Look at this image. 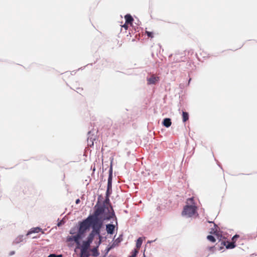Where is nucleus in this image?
Returning <instances> with one entry per match:
<instances>
[{
	"mask_svg": "<svg viewBox=\"0 0 257 257\" xmlns=\"http://www.w3.org/2000/svg\"><path fill=\"white\" fill-rule=\"evenodd\" d=\"M214 226L216 227L217 226V225L216 224L214 223Z\"/></svg>",
	"mask_w": 257,
	"mask_h": 257,
	"instance_id": "46",
	"label": "nucleus"
},
{
	"mask_svg": "<svg viewBox=\"0 0 257 257\" xmlns=\"http://www.w3.org/2000/svg\"><path fill=\"white\" fill-rule=\"evenodd\" d=\"M218 166H219V167H220L222 170H223V169H222V166H221V165H220V164H218Z\"/></svg>",
	"mask_w": 257,
	"mask_h": 257,
	"instance_id": "42",
	"label": "nucleus"
},
{
	"mask_svg": "<svg viewBox=\"0 0 257 257\" xmlns=\"http://www.w3.org/2000/svg\"><path fill=\"white\" fill-rule=\"evenodd\" d=\"M182 121L184 123L186 122L189 118V114L186 111L182 110Z\"/></svg>",
	"mask_w": 257,
	"mask_h": 257,
	"instance_id": "19",
	"label": "nucleus"
},
{
	"mask_svg": "<svg viewBox=\"0 0 257 257\" xmlns=\"http://www.w3.org/2000/svg\"><path fill=\"white\" fill-rule=\"evenodd\" d=\"M159 77L156 76H152L147 78V83L149 85L156 84L159 82Z\"/></svg>",
	"mask_w": 257,
	"mask_h": 257,
	"instance_id": "12",
	"label": "nucleus"
},
{
	"mask_svg": "<svg viewBox=\"0 0 257 257\" xmlns=\"http://www.w3.org/2000/svg\"><path fill=\"white\" fill-rule=\"evenodd\" d=\"M94 212L92 215L103 221H108L113 220L115 221L116 226V229H118L117 218L116 216L112 206L110 204L109 206H106L104 202L97 201L93 207Z\"/></svg>",
	"mask_w": 257,
	"mask_h": 257,
	"instance_id": "1",
	"label": "nucleus"
},
{
	"mask_svg": "<svg viewBox=\"0 0 257 257\" xmlns=\"http://www.w3.org/2000/svg\"><path fill=\"white\" fill-rule=\"evenodd\" d=\"M15 254V251L14 250L11 251L9 253V255L12 256Z\"/></svg>",
	"mask_w": 257,
	"mask_h": 257,
	"instance_id": "33",
	"label": "nucleus"
},
{
	"mask_svg": "<svg viewBox=\"0 0 257 257\" xmlns=\"http://www.w3.org/2000/svg\"><path fill=\"white\" fill-rule=\"evenodd\" d=\"M191 78H190V79H189V81H188V82H189V83H190V82L191 81Z\"/></svg>",
	"mask_w": 257,
	"mask_h": 257,
	"instance_id": "43",
	"label": "nucleus"
},
{
	"mask_svg": "<svg viewBox=\"0 0 257 257\" xmlns=\"http://www.w3.org/2000/svg\"><path fill=\"white\" fill-rule=\"evenodd\" d=\"M145 33L147 35V36L149 38H152L154 37V33L153 32L146 31Z\"/></svg>",
	"mask_w": 257,
	"mask_h": 257,
	"instance_id": "26",
	"label": "nucleus"
},
{
	"mask_svg": "<svg viewBox=\"0 0 257 257\" xmlns=\"http://www.w3.org/2000/svg\"><path fill=\"white\" fill-rule=\"evenodd\" d=\"M115 247V244L114 243H112L111 244H109L105 248L104 250L103 251V254L101 257H106L108 254L109 251Z\"/></svg>",
	"mask_w": 257,
	"mask_h": 257,
	"instance_id": "17",
	"label": "nucleus"
},
{
	"mask_svg": "<svg viewBox=\"0 0 257 257\" xmlns=\"http://www.w3.org/2000/svg\"><path fill=\"white\" fill-rule=\"evenodd\" d=\"M112 243H114L115 244V247L118 245V244L119 243H117V242H115V240Z\"/></svg>",
	"mask_w": 257,
	"mask_h": 257,
	"instance_id": "38",
	"label": "nucleus"
},
{
	"mask_svg": "<svg viewBox=\"0 0 257 257\" xmlns=\"http://www.w3.org/2000/svg\"><path fill=\"white\" fill-rule=\"evenodd\" d=\"M221 245H225L226 248L227 249H233L236 246V244L235 242H229L228 240L222 241L221 242Z\"/></svg>",
	"mask_w": 257,
	"mask_h": 257,
	"instance_id": "10",
	"label": "nucleus"
},
{
	"mask_svg": "<svg viewBox=\"0 0 257 257\" xmlns=\"http://www.w3.org/2000/svg\"><path fill=\"white\" fill-rule=\"evenodd\" d=\"M191 200V204H186L183 208L182 212V215H187L188 217H192L193 215L197 213V207L195 205V202L193 198H190Z\"/></svg>",
	"mask_w": 257,
	"mask_h": 257,
	"instance_id": "4",
	"label": "nucleus"
},
{
	"mask_svg": "<svg viewBox=\"0 0 257 257\" xmlns=\"http://www.w3.org/2000/svg\"><path fill=\"white\" fill-rule=\"evenodd\" d=\"M27 236H25L24 235H19L18 236L15 240L13 242V244L15 245L21 242H23L22 244H23L25 242H26V237Z\"/></svg>",
	"mask_w": 257,
	"mask_h": 257,
	"instance_id": "9",
	"label": "nucleus"
},
{
	"mask_svg": "<svg viewBox=\"0 0 257 257\" xmlns=\"http://www.w3.org/2000/svg\"><path fill=\"white\" fill-rule=\"evenodd\" d=\"M110 196V195H108L107 196L105 195V200L103 202H104L105 204V203H110V199H109Z\"/></svg>",
	"mask_w": 257,
	"mask_h": 257,
	"instance_id": "27",
	"label": "nucleus"
},
{
	"mask_svg": "<svg viewBox=\"0 0 257 257\" xmlns=\"http://www.w3.org/2000/svg\"><path fill=\"white\" fill-rule=\"evenodd\" d=\"M87 217L90 218L88 220L90 227H91L92 229L95 230V231L99 234H101V229L104 226V221L91 214Z\"/></svg>",
	"mask_w": 257,
	"mask_h": 257,
	"instance_id": "2",
	"label": "nucleus"
},
{
	"mask_svg": "<svg viewBox=\"0 0 257 257\" xmlns=\"http://www.w3.org/2000/svg\"><path fill=\"white\" fill-rule=\"evenodd\" d=\"M101 197V195H99L98 196V201H99V199H100Z\"/></svg>",
	"mask_w": 257,
	"mask_h": 257,
	"instance_id": "41",
	"label": "nucleus"
},
{
	"mask_svg": "<svg viewBox=\"0 0 257 257\" xmlns=\"http://www.w3.org/2000/svg\"><path fill=\"white\" fill-rule=\"evenodd\" d=\"M92 242V240L87 237L85 240L82 241V244L80 243L77 248H82L83 250H87Z\"/></svg>",
	"mask_w": 257,
	"mask_h": 257,
	"instance_id": "6",
	"label": "nucleus"
},
{
	"mask_svg": "<svg viewBox=\"0 0 257 257\" xmlns=\"http://www.w3.org/2000/svg\"><path fill=\"white\" fill-rule=\"evenodd\" d=\"M40 232L42 233H44V230H43V229L40 227L37 226L35 227H32L28 231L27 233L25 235V236H28L33 233H39Z\"/></svg>",
	"mask_w": 257,
	"mask_h": 257,
	"instance_id": "8",
	"label": "nucleus"
},
{
	"mask_svg": "<svg viewBox=\"0 0 257 257\" xmlns=\"http://www.w3.org/2000/svg\"><path fill=\"white\" fill-rule=\"evenodd\" d=\"M124 19L125 21V23H126L127 24H132L134 21V19L133 17L130 14H127L124 16Z\"/></svg>",
	"mask_w": 257,
	"mask_h": 257,
	"instance_id": "18",
	"label": "nucleus"
},
{
	"mask_svg": "<svg viewBox=\"0 0 257 257\" xmlns=\"http://www.w3.org/2000/svg\"><path fill=\"white\" fill-rule=\"evenodd\" d=\"M112 174H113L112 165V162H111L110 166V167H109V170H108V177L107 180H112V178H113Z\"/></svg>",
	"mask_w": 257,
	"mask_h": 257,
	"instance_id": "20",
	"label": "nucleus"
},
{
	"mask_svg": "<svg viewBox=\"0 0 257 257\" xmlns=\"http://www.w3.org/2000/svg\"><path fill=\"white\" fill-rule=\"evenodd\" d=\"M89 217H86L80 221L78 222L79 227L77 230V233L76 234L80 240L82 239L85 235V233L90 229V226L88 222Z\"/></svg>",
	"mask_w": 257,
	"mask_h": 257,
	"instance_id": "3",
	"label": "nucleus"
},
{
	"mask_svg": "<svg viewBox=\"0 0 257 257\" xmlns=\"http://www.w3.org/2000/svg\"><path fill=\"white\" fill-rule=\"evenodd\" d=\"M122 27H123L125 30L127 29L128 28V26L126 25V23H125L123 25H122Z\"/></svg>",
	"mask_w": 257,
	"mask_h": 257,
	"instance_id": "35",
	"label": "nucleus"
},
{
	"mask_svg": "<svg viewBox=\"0 0 257 257\" xmlns=\"http://www.w3.org/2000/svg\"><path fill=\"white\" fill-rule=\"evenodd\" d=\"M66 222V221L63 218L61 220H59V219L58 218L57 219V225L58 226V227H60V226H61L62 225H63V224H64V223Z\"/></svg>",
	"mask_w": 257,
	"mask_h": 257,
	"instance_id": "24",
	"label": "nucleus"
},
{
	"mask_svg": "<svg viewBox=\"0 0 257 257\" xmlns=\"http://www.w3.org/2000/svg\"><path fill=\"white\" fill-rule=\"evenodd\" d=\"M94 131H89L88 133H87V136H88V141H89L91 143V144H90L89 145L91 146V145H93L94 144V142L93 141L94 140H95V136H94V134H92V133H94Z\"/></svg>",
	"mask_w": 257,
	"mask_h": 257,
	"instance_id": "15",
	"label": "nucleus"
},
{
	"mask_svg": "<svg viewBox=\"0 0 257 257\" xmlns=\"http://www.w3.org/2000/svg\"><path fill=\"white\" fill-rule=\"evenodd\" d=\"M207 239L212 242H215L216 241L215 237L212 235H207Z\"/></svg>",
	"mask_w": 257,
	"mask_h": 257,
	"instance_id": "25",
	"label": "nucleus"
},
{
	"mask_svg": "<svg viewBox=\"0 0 257 257\" xmlns=\"http://www.w3.org/2000/svg\"><path fill=\"white\" fill-rule=\"evenodd\" d=\"M145 250H146V248H145V249H144L143 255L142 257H145L146 256L145 254Z\"/></svg>",
	"mask_w": 257,
	"mask_h": 257,
	"instance_id": "40",
	"label": "nucleus"
},
{
	"mask_svg": "<svg viewBox=\"0 0 257 257\" xmlns=\"http://www.w3.org/2000/svg\"><path fill=\"white\" fill-rule=\"evenodd\" d=\"M143 241V238L142 237H139L136 240V246L137 248L141 247Z\"/></svg>",
	"mask_w": 257,
	"mask_h": 257,
	"instance_id": "22",
	"label": "nucleus"
},
{
	"mask_svg": "<svg viewBox=\"0 0 257 257\" xmlns=\"http://www.w3.org/2000/svg\"><path fill=\"white\" fill-rule=\"evenodd\" d=\"M77 89H78V90L81 89L80 88H77Z\"/></svg>",
	"mask_w": 257,
	"mask_h": 257,
	"instance_id": "47",
	"label": "nucleus"
},
{
	"mask_svg": "<svg viewBox=\"0 0 257 257\" xmlns=\"http://www.w3.org/2000/svg\"><path fill=\"white\" fill-rule=\"evenodd\" d=\"M56 256L57 257H62L63 256V255L62 254H56Z\"/></svg>",
	"mask_w": 257,
	"mask_h": 257,
	"instance_id": "39",
	"label": "nucleus"
},
{
	"mask_svg": "<svg viewBox=\"0 0 257 257\" xmlns=\"http://www.w3.org/2000/svg\"><path fill=\"white\" fill-rule=\"evenodd\" d=\"M48 257H57V256H56V254L51 253L48 256Z\"/></svg>",
	"mask_w": 257,
	"mask_h": 257,
	"instance_id": "32",
	"label": "nucleus"
},
{
	"mask_svg": "<svg viewBox=\"0 0 257 257\" xmlns=\"http://www.w3.org/2000/svg\"><path fill=\"white\" fill-rule=\"evenodd\" d=\"M69 233H70V234H72V235H73V234H74V233H75V232H74V231L71 229V230H70V232H69Z\"/></svg>",
	"mask_w": 257,
	"mask_h": 257,
	"instance_id": "37",
	"label": "nucleus"
},
{
	"mask_svg": "<svg viewBox=\"0 0 257 257\" xmlns=\"http://www.w3.org/2000/svg\"><path fill=\"white\" fill-rule=\"evenodd\" d=\"M217 248V244L214 246H209L208 247V250L211 251H214V249H216Z\"/></svg>",
	"mask_w": 257,
	"mask_h": 257,
	"instance_id": "29",
	"label": "nucleus"
},
{
	"mask_svg": "<svg viewBox=\"0 0 257 257\" xmlns=\"http://www.w3.org/2000/svg\"><path fill=\"white\" fill-rule=\"evenodd\" d=\"M95 236H98V238L99 236H103L101 234H99L98 232L95 231V230L92 229L91 232L89 233L87 237L92 240L93 241L94 237Z\"/></svg>",
	"mask_w": 257,
	"mask_h": 257,
	"instance_id": "13",
	"label": "nucleus"
},
{
	"mask_svg": "<svg viewBox=\"0 0 257 257\" xmlns=\"http://www.w3.org/2000/svg\"><path fill=\"white\" fill-rule=\"evenodd\" d=\"M80 249L81 251V256L80 257H89L90 255H91V254H90L88 253V252L87 251V250H83L82 248H79Z\"/></svg>",
	"mask_w": 257,
	"mask_h": 257,
	"instance_id": "21",
	"label": "nucleus"
},
{
	"mask_svg": "<svg viewBox=\"0 0 257 257\" xmlns=\"http://www.w3.org/2000/svg\"><path fill=\"white\" fill-rule=\"evenodd\" d=\"M138 253L139 250L136 248H134L131 251L132 254L128 257H137Z\"/></svg>",
	"mask_w": 257,
	"mask_h": 257,
	"instance_id": "23",
	"label": "nucleus"
},
{
	"mask_svg": "<svg viewBox=\"0 0 257 257\" xmlns=\"http://www.w3.org/2000/svg\"><path fill=\"white\" fill-rule=\"evenodd\" d=\"M239 235L237 234H236L233 236L232 237V241L235 242L236 243V241L238 238H239Z\"/></svg>",
	"mask_w": 257,
	"mask_h": 257,
	"instance_id": "28",
	"label": "nucleus"
},
{
	"mask_svg": "<svg viewBox=\"0 0 257 257\" xmlns=\"http://www.w3.org/2000/svg\"><path fill=\"white\" fill-rule=\"evenodd\" d=\"M77 236H76V234L71 236H68L66 238V241L67 242H71L74 241L78 246L79 245H80V240L79 239Z\"/></svg>",
	"mask_w": 257,
	"mask_h": 257,
	"instance_id": "11",
	"label": "nucleus"
},
{
	"mask_svg": "<svg viewBox=\"0 0 257 257\" xmlns=\"http://www.w3.org/2000/svg\"><path fill=\"white\" fill-rule=\"evenodd\" d=\"M172 56V54H171L169 55V57H171Z\"/></svg>",
	"mask_w": 257,
	"mask_h": 257,
	"instance_id": "45",
	"label": "nucleus"
},
{
	"mask_svg": "<svg viewBox=\"0 0 257 257\" xmlns=\"http://www.w3.org/2000/svg\"><path fill=\"white\" fill-rule=\"evenodd\" d=\"M209 223H214L213 221H209Z\"/></svg>",
	"mask_w": 257,
	"mask_h": 257,
	"instance_id": "44",
	"label": "nucleus"
},
{
	"mask_svg": "<svg viewBox=\"0 0 257 257\" xmlns=\"http://www.w3.org/2000/svg\"><path fill=\"white\" fill-rule=\"evenodd\" d=\"M162 124L167 128L169 127L172 124L171 119L169 117L164 118L162 121Z\"/></svg>",
	"mask_w": 257,
	"mask_h": 257,
	"instance_id": "14",
	"label": "nucleus"
},
{
	"mask_svg": "<svg viewBox=\"0 0 257 257\" xmlns=\"http://www.w3.org/2000/svg\"><path fill=\"white\" fill-rule=\"evenodd\" d=\"M106 239V237H103V236H99V238H98L99 240L98 241H95L94 243L95 244V246H94L91 249V251L92 252V253L91 254V256L94 257H97L99 255L100 253L98 250L99 245L102 243V239Z\"/></svg>",
	"mask_w": 257,
	"mask_h": 257,
	"instance_id": "5",
	"label": "nucleus"
},
{
	"mask_svg": "<svg viewBox=\"0 0 257 257\" xmlns=\"http://www.w3.org/2000/svg\"><path fill=\"white\" fill-rule=\"evenodd\" d=\"M115 242H117V243H120L121 241V239H120V236H119L118 237H117L115 240Z\"/></svg>",
	"mask_w": 257,
	"mask_h": 257,
	"instance_id": "31",
	"label": "nucleus"
},
{
	"mask_svg": "<svg viewBox=\"0 0 257 257\" xmlns=\"http://www.w3.org/2000/svg\"><path fill=\"white\" fill-rule=\"evenodd\" d=\"M80 200L79 198L75 200V203H76V204H79V203H80Z\"/></svg>",
	"mask_w": 257,
	"mask_h": 257,
	"instance_id": "34",
	"label": "nucleus"
},
{
	"mask_svg": "<svg viewBox=\"0 0 257 257\" xmlns=\"http://www.w3.org/2000/svg\"><path fill=\"white\" fill-rule=\"evenodd\" d=\"M115 229H116V224H113L112 222L105 224V230L108 234H113L115 232Z\"/></svg>",
	"mask_w": 257,
	"mask_h": 257,
	"instance_id": "7",
	"label": "nucleus"
},
{
	"mask_svg": "<svg viewBox=\"0 0 257 257\" xmlns=\"http://www.w3.org/2000/svg\"><path fill=\"white\" fill-rule=\"evenodd\" d=\"M224 246L225 245H221V244H220V246L219 244H217V248H216V249H217L218 250H221L224 249Z\"/></svg>",
	"mask_w": 257,
	"mask_h": 257,
	"instance_id": "30",
	"label": "nucleus"
},
{
	"mask_svg": "<svg viewBox=\"0 0 257 257\" xmlns=\"http://www.w3.org/2000/svg\"><path fill=\"white\" fill-rule=\"evenodd\" d=\"M112 180H107V188L105 192L106 195H111L112 193Z\"/></svg>",
	"mask_w": 257,
	"mask_h": 257,
	"instance_id": "16",
	"label": "nucleus"
},
{
	"mask_svg": "<svg viewBox=\"0 0 257 257\" xmlns=\"http://www.w3.org/2000/svg\"><path fill=\"white\" fill-rule=\"evenodd\" d=\"M155 240H156V239H155L154 240H148L147 242V243H151L154 242Z\"/></svg>",
	"mask_w": 257,
	"mask_h": 257,
	"instance_id": "36",
	"label": "nucleus"
}]
</instances>
